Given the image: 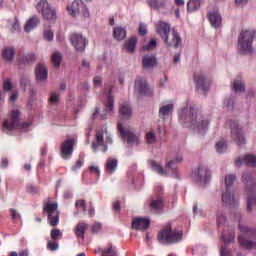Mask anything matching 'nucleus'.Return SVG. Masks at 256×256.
I'll list each match as a JSON object with an SVG mask.
<instances>
[{"instance_id":"6ab92c4d","label":"nucleus","mask_w":256,"mask_h":256,"mask_svg":"<svg viewBox=\"0 0 256 256\" xmlns=\"http://www.w3.org/2000/svg\"><path fill=\"white\" fill-rule=\"evenodd\" d=\"M70 41L76 51H85V47L87 45V39L83 37L81 34H72L70 37Z\"/></svg>"},{"instance_id":"72a5a7b5","label":"nucleus","mask_w":256,"mask_h":256,"mask_svg":"<svg viewBox=\"0 0 256 256\" xmlns=\"http://www.w3.org/2000/svg\"><path fill=\"white\" fill-rule=\"evenodd\" d=\"M233 89L235 93H243V91H245V81L241 78H237L233 82Z\"/></svg>"},{"instance_id":"0eeeda50","label":"nucleus","mask_w":256,"mask_h":256,"mask_svg":"<svg viewBox=\"0 0 256 256\" xmlns=\"http://www.w3.org/2000/svg\"><path fill=\"white\" fill-rule=\"evenodd\" d=\"M231 131V139L236 145H245V134L243 128L239 124V121L231 120L228 122Z\"/></svg>"},{"instance_id":"423d86ee","label":"nucleus","mask_w":256,"mask_h":256,"mask_svg":"<svg viewBox=\"0 0 256 256\" xmlns=\"http://www.w3.org/2000/svg\"><path fill=\"white\" fill-rule=\"evenodd\" d=\"M36 10L41 13L43 19L55 23L57 21V11L51 7L47 0H40L36 5Z\"/></svg>"},{"instance_id":"58836bf2","label":"nucleus","mask_w":256,"mask_h":256,"mask_svg":"<svg viewBox=\"0 0 256 256\" xmlns=\"http://www.w3.org/2000/svg\"><path fill=\"white\" fill-rule=\"evenodd\" d=\"M61 94L57 91H52L48 99L49 105H58Z\"/></svg>"},{"instance_id":"bb28decb","label":"nucleus","mask_w":256,"mask_h":256,"mask_svg":"<svg viewBox=\"0 0 256 256\" xmlns=\"http://www.w3.org/2000/svg\"><path fill=\"white\" fill-rule=\"evenodd\" d=\"M149 206L152 211H161L163 209V198L159 195L153 196Z\"/></svg>"},{"instance_id":"ddd939ff","label":"nucleus","mask_w":256,"mask_h":256,"mask_svg":"<svg viewBox=\"0 0 256 256\" xmlns=\"http://www.w3.org/2000/svg\"><path fill=\"white\" fill-rule=\"evenodd\" d=\"M194 83L198 91H202V93H207L209 91V87H211V78L206 76L203 72H196L194 74Z\"/></svg>"},{"instance_id":"393cba45","label":"nucleus","mask_w":256,"mask_h":256,"mask_svg":"<svg viewBox=\"0 0 256 256\" xmlns=\"http://www.w3.org/2000/svg\"><path fill=\"white\" fill-rule=\"evenodd\" d=\"M119 115L121 119H131V115H133V110H131V106L129 103L125 102L120 105Z\"/></svg>"},{"instance_id":"09e8293b","label":"nucleus","mask_w":256,"mask_h":256,"mask_svg":"<svg viewBox=\"0 0 256 256\" xmlns=\"http://www.w3.org/2000/svg\"><path fill=\"white\" fill-rule=\"evenodd\" d=\"M242 181L243 183H245L246 185H253V178H251V174L245 172L243 175H242Z\"/></svg>"},{"instance_id":"aec40b11","label":"nucleus","mask_w":256,"mask_h":256,"mask_svg":"<svg viewBox=\"0 0 256 256\" xmlns=\"http://www.w3.org/2000/svg\"><path fill=\"white\" fill-rule=\"evenodd\" d=\"M149 225H151V220L148 218L139 217L132 221V229H135V231H145L149 229Z\"/></svg>"},{"instance_id":"8fccbe9b","label":"nucleus","mask_w":256,"mask_h":256,"mask_svg":"<svg viewBox=\"0 0 256 256\" xmlns=\"http://www.w3.org/2000/svg\"><path fill=\"white\" fill-rule=\"evenodd\" d=\"M75 205L77 209H82L84 213L87 211V204L85 203V200L83 199L77 200Z\"/></svg>"},{"instance_id":"13d9d810","label":"nucleus","mask_w":256,"mask_h":256,"mask_svg":"<svg viewBox=\"0 0 256 256\" xmlns=\"http://www.w3.org/2000/svg\"><path fill=\"white\" fill-rule=\"evenodd\" d=\"M48 249L50 251H57V249H59V244H57L56 242H48Z\"/></svg>"},{"instance_id":"1a4fd4ad","label":"nucleus","mask_w":256,"mask_h":256,"mask_svg":"<svg viewBox=\"0 0 256 256\" xmlns=\"http://www.w3.org/2000/svg\"><path fill=\"white\" fill-rule=\"evenodd\" d=\"M118 131L129 145H139V134L135 133L133 128L123 126L122 122H118Z\"/></svg>"},{"instance_id":"39448f33","label":"nucleus","mask_w":256,"mask_h":256,"mask_svg":"<svg viewBox=\"0 0 256 256\" xmlns=\"http://www.w3.org/2000/svg\"><path fill=\"white\" fill-rule=\"evenodd\" d=\"M183 239V231L171 230V225H167L158 234V241L163 245H171L173 243H179Z\"/></svg>"},{"instance_id":"cd10ccee","label":"nucleus","mask_w":256,"mask_h":256,"mask_svg":"<svg viewBox=\"0 0 256 256\" xmlns=\"http://www.w3.org/2000/svg\"><path fill=\"white\" fill-rule=\"evenodd\" d=\"M39 23H40L39 16H36V15L33 16L26 22L24 31H26V33H30V31H33V29H35V27H37Z\"/></svg>"},{"instance_id":"052dcab7","label":"nucleus","mask_w":256,"mask_h":256,"mask_svg":"<svg viewBox=\"0 0 256 256\" xmlns=\"http://www.w3.org/2000/svg\"><path fill=\"white\" fill-rule=\"evenodd\" d=\"M10 213H11L12 219H14V220L21 219V214H19V212H17V210L11 208Z\"/></svg>"},{"instance_id":"338daca9","label":"nucleus","mask_w":256,"mask_h":256,"mask_svg":"<svg viewBox=\"0 0 256 256\" xmlns=\"http://www.w3.org/2000/svg\"><path fill=\"white\" fill-rule=\"evenodd\" d=\"M93 83H94V87H101V83H102L101 77L96 76L93 80Z\"/></svg>"},{"instance_id":"4be33fe9","label":"nucleus","mask_w":256,"mask_h":256,"mask_svg":"<svg viewBox=\"0 0 256 256\" xmlns=\"http://www.w3.org/2000/svg\"><path fill=\"white\" fill-rule=\"evenodd\" d=\"M135 92L139 95H147L149 93V85L147 84V80L143 78H138L135 81Z\"/></svg>"},{"instance_id":"37998d69","label":"nucleus","mask_w":256,"mask_h":256,"mask_svg":"<svg viewBox=\"0 0 256 256\" xmlns=\"http://www.w3.org/2000/svg\"><path fill=\"white\" fill-rule=\"evenodd\" d=\"M227 151V142L225 140H220L216 143V153L222 155Z\"/></svg>"},{"instance_id":"bf43d9fd","label":"nucleus","mask_w":256,"mask_h":256,"mask_svg":"<svg viewBox=\"0 0 256 256\" xmlns=\"http://www.w3.org/2000/svg\"><path fill=\"white\" fill-rule=\"evenodd\" d=\"M0 167L1 169H7V167H9V159H7V157H2Z\"/></svg>"},{"instance_id":"5fc2aeb1","label":"nucleus","mask_w":256,"mask_h":256,"mask_svg":"<svg viewBox=\"0 0 256 256\" xmlns=\"http://www.w3.org/2000/svg\"><path fill=\"white\" fill-rule=\"evenodd\" d=\"M19 99V91L17 89H14L10 92V97H9V100L12 102V103H15V101Z\"/></svg>"},{"instance_id":"473e14b6","label":"nucleus","mask_w":256,"mask_h":256,"mask_svg":"<svg viewBox=\"0 0 256 256\" xmlns=\"http://www.w3.org/2000/svg\"><path fill=\"white\" fill-rule=\"evenodd\" d=\"M238 241L242 247L245 249H256V242L248 240L243 236H239Z\"/></svg>"},{"instance_id":"de8ad7c7","label":"nucleus","mask_w":256,"mask_h":256,"mask_svg":"<svg viewBox=\"0 0 256 256\" xmlns=\"http://www.w3.org/2000/svg\"><path fill=\"white\" fill-rule=\"evenodd\" d=\"M222 239L225 245H229V243H233V241H235V232L231 231L229 233V238H227L226 234H223Z\"/></svg>"},{"instance_id":"0e129e2a","label":"nucleus","mask_w":256,"mask_h":256,"mask_svg":"<svg viewBox=\"0 0 256 256\" xmlns=\"http://www.w3.org/2000/svg\"><path fill=\"white\" fill-rule=\"evenodd\" d=\"M220 255L221 256H230L231 252H229V250H227V246H222L221 250H220Z\"/></svg>"},{"instance_id":"7ed1b4c3","label":"nucleus","mask_w":256,"mask_h":256,"mask_svg":"<svg viewBox=\"0 0 256 256\" xmlns=\"http://www.w3.org/2000/svg\"><path fill=\"white\" fill-rule=\"evenodd\" d=\"M21 112L19 110L12 111L11 117L5 120L2 124V131L4 133H11L15 129H20V131H29L30 123L21 121Z\"/></svg>"},{"instance_id":"b1692460","label":"nucleus","mask_w":256,"mask_h":256,"mask_svg":"<svg viewBox=\"0 0 256 256\" xmlns=\"http://www.w3.org/2000/svg\"><path fill=\"white\" fill-rule=\"evenodd\" d=\"M143 69L151 71L157 67V58L153 55H146L142 58Z\"/></svg>"},{"instance_id":"680f3d73","label":"nucleus","mask_w":256,"mask_h":256,"mask_svg":"<svg viewBox=\"0 0 256 256\" xmlns=\"http://www.w3.org/2000/svg\"><path fill=\"white\" fill-rule=\"evenodd\" d=\"M83 167V160L79 159L76 161V164L72 167V171H77L78 169H81Z\"/></svg>"},{"instance_id":"f3484780","label":"nucleus","mask_w":256,"mask_h":256,"mask_svg":"<svg viewBox=\"0 0 256 256\" xmlns=\"http://www.w3.org/2000/svg\"><path fill=\"white\" fill-rule=\"evenodd\" d=\"M174 109H175V104H173V102L162 103L159 108L160 119H163V121H166V119H169V117H171V115H173Z\"/></svg>"},{"instance_id":"6e6552de","label":"nucleus","mask_w":256,"mask_h":256,"mask_svg":"<svg viewBox=\"0 0 256 256\" xmlns=\"http://www.w3.org/2000/svg\"><path fill=\"white\" fill-rule=\"evenodd\" d=\"M113 143V138L107 132V129L97 130L96 132V141L93 143L92 148L93 151H97L99 147H104L103 151H107V145H111Z\"/></svg>"},{"instance_id":"dca6fc26","label":"nucleus","mask_w":256,"mask_h":256,"mask_svg":"<svg viewBox=\"0 0 256 256\" xmlns=\"http://www.w3.org/2000/svg\"><path fill=\"white\" fill-rule=\"evenodd\" d=\"M35 75L37 83L40 85H45L49 77L47 66H45V64H38L36 66Z\"/></svg>"},{"instance_id":"9d476101","label":"nucleus","mask_w":256,"mask_h":256,"mask_svg":"<svg viewBox=\"0 0 256 256\" xmlns=\"http://www.w3.org/2000/svg\"><path fill=\"white\" fill-rule=\"evenodd\" d=\"M59 205L57 202H50L48 201L44 205V211L47 213L48 216V222L52 227H56V225H59Z\"/></svg>"},{"instance_id":"69168bd1","label":"nucleus","mask_w":256,"mask_h":256,"mask_svg":"<svg viewBox=\"0 0 256 256\" xmlns=\"http://www.w3.org/2000/svg\"><path fill=\"white\" fill-rule=\"evenodd\" d=\"M101 231V223H95L92 226V233H98Z\"/></svg>"},{"instance_id":"4c0bfd02","label":"nucleus","mask_w":256,"mask_h":256,"mask_svg":"<svg viewBox=\"0 0 256 256\" xmlns=\"http://www.w3.org/2000/svg\"><path fill=\"white\" fill-rule=\"evenodd\" d=\"M63 59V56L61 55V52H54L51 57V62L54 67H61V61Z\"/></svg>"},{"instance_id":"9b49d317","label":"nucleus","mask_w":256,"mask_h":256,"mask_svg":"<svg viewBox=\"0 0 256 256\" xmlns=\"http://www.w3.org/2000/svg\"><path fill=\"white\" fill-rule=\"evenodd\" d=\"M67 10L72 17H89V9L83 0H74L72 5L67 7Z\"/></svg>"},{"instance_id":"f704fd0d","label":"nucleus","mask_w":256,"mask_h":256,"mask_svg":"<svg viewBox=\"0 0 256 256\" xmlns=\"http://www.w3.org/2000/svg\"><path fill=\"white\" fill-rule=\"evenodd\" d=\"M114 38H116L117 41H123L127 37V31L125 28L117 27L114 28Z\"/></svg>"},{"instance_id":"c9c22d12","label":"nucleus","mask_w":256,"mask_h":256,"mask_svg":"<svg viewBox=\"0 0 256 256\" xmlns=\"http://www.w3.org/2000/svg\"><path fill=\"white\" fill-rule=\"evenodd\" d=\"M145 141L147 145H155L157 143V136L155 135V131L149 130L146 132Z\"/></svg>"},{"instance_id":"7c9ffc66","label":"nucleus","mask_w":256,"mask_h":256,"mask_svg":"<svg viewBox=\"0 0 256 256\" xmlns=\"http://www.w3.org/2000/svg\"><path fill=\"white\" fill-rule=\"evenodd\" d=\"M148 5H150L151 9L159 11V9H165L167 0H148Z\"/></svg>"},{"instance_id":"f03ea898","label":"nucleus","mask_w":256,"mask_h":256,"mask_svg":"<svg viewBox=\"0 0 256 256\" xmlns=\"http://www.w3.org/2000/svg\"><path fill=\"white\" fill-rule=\"evenodd\" d=\"M156 32L160 35L167 47H175L177 49L181 45V36L175 31L171 33V25L167 22H159L156 25Z\"/></svg>"},{"instance_id":"49530a36","label":"nucleus","mask_w":256,"mask_h":256,"mask_svg":"<svg viewBox=\"0 0 256 256\" xmlns=\"http://www.w3.org/2000/svg\"><path fill=\"white\" fill-rule=\"evenodd\" d=\"M102 256H117V249H115V247L112 245H109L102 251Z\"/></svg>"},{"instance_id":"c03bdc74","label":"nucleus","mask_w":256,"mask_h":256,"mask_svg":"<svg viewBox=\"0 0 256 256\" xmlns=\"http://www.w3.org/2000/svg\"><path fill=\"white\" fill-rule=\"evenodd\" d=\"M37 59V56L33 53L25 54L23 57L19 58L20 63H33Z\"/></svg>"},{"instance_id":"a878e982","label":"nucleus","mask_w":256,"mask_h":256,"mask_svg":"<svg viewBox=\"0 0 256 256\" xmlns=\"http://www.w3.org/2000/svg\"><path fill=\"white\" fill-rule=\"evenodd\" d=\"M209 21L215 29L217 27H221V23L223 19L221 18V14L218 11L209 12Z\"/></svg>"},{"instance_id":"603ef678","label":"nucleus","mask_w":256,"mask_h":256,"mask_svg":"<svg viewBox=\"0 0 256 256\" xmlns=\"http://www.w3.org/2000/svg\"><path fill=\"white\" fill-rule=\"evenodd\" d=\"M43 37H44L45 41H53L54 34L49 29L48 30H44Z\"/></svg>"},{"instance_id":"4468645a","label":"nucleus","mask_w":256,"mask_h":256,"mask_svg":"<svg viewBox=\"0 0 256 256\" xmlns=\"http://www.w3.org/2000/svg\"><path fill=\"white\" fill-rule=\"evenodd\" d=\"M211 179V172L206 166H199L197 173L193 176V180L200 185H207Z\"/></svg>"},{"instance_id":"f257e3e1","label":"nucleus","mask_w":256,"mask_h":256,"mask_svg":"<svg viewBox=\"0 0 256 256\" xmlns=\"http://www.w3.org/2000/svg\"><path fill=\"white\" fill-rule=\"evenodd\" d=\"M178 121L180 125L192 129L194 133L199 135H205L209 131V117L188 104L178 111Z\"/></svg>"},{"instance_id":"2eb2a0df","label":"nucleus","mask_w":256,"mask_h":256,"mask_svg":"<svg viewBox=\"0 0 256 256\" xmlns=\"http://www.w3.org/2000/svg\"><path fill=\"white\" fill-rule=\"evenodd\" d=\"M73 147H75V139L69 138L62 142L60 146V155L62 159H71L73 155Z\"/></svg>"},{"instance_id":"864d4df0","label":"nucleus","mask_w":256,"mask_h":256,"mask_svg":"<svg viewBox=\"0 0 256 256\" xmlns=\"http://www.w3.org/2000/svg\"><path fill=\"white\" fill-rule=\"evenodd\" d=\"M63 237V233L59 229H52L51 231V239H61Z\"/></svg>"},{"instance_id":"4d7b16f0","label":"nucleus","mask_w":256,"mask_h":256,"mask_svg":"<svg viewBox=\"0 0 256 256\" xmlns=\"http://www.w3.org/2000/svg\"><path fill=\"white\" fill-rule=\"evenodd\" d=\"M217 222H218V225H223V223H225V216L221 211L217 212Z\"/></svg>"},{"instance_id":"c85d7f7f","label":"nucleus","mask_w":256,"mask_h":256,"mask_svg":"<svg viewBox=\"0 0 256 256\" xmlns=\"http://www.w3.org/2000/svg\"><path fill=\"white\" fill-rule=\"evenodd\" d=\"M151 169L152 171H154V173H157L162 177H167L169 175V171L163 169V166H161L159 162H156L154 160L151 161Z\"/></svg>"},{"instance_id":"e433bc0d","label":"nucleus","mask_w":256,"mask_h":256,"mask_svg":"<svg viewBox=\"0 0 256 256\" xmlns=\"http://www.w3.org/2000/svg\"><path fill=\"white\" fill-rule=\"evenodd\" d=\"M127 51L133 53L137 47V37L132 36L125 44Z\"/></svg>"},{"instance_id":"3c124183","label":"nucleus","mask_w":256,"mask_h":256,"mask_svg":"<svg viewBox=\"0 0 256 256\" xmlns=\"http://www.w3.org/2000/svg\"><path fill=\"white\" fill-rule=\"evenodd\" d=\"M155 47H157V40L152 39L148 45L143 46V50L144 51H151L153 49H155Z\"/></svg>"},{"instance_id":"20e7f679","label":"nucleus","mask_w":256,"mask_h":256,"mask_svg":"<svg viewBox=\"0 0 256 256\" xmlns=\"http://www.w3.org/2000/svg\"><path fill=\"white\" fill-rule=\"evenodd\" d=\"M255 39V31L242 30L238 36V50L244 55L253 53V40Z\"/></svg>"},{"instance_id":"a19ab883","label":"nucleus","mask_w":256,"mask_h":256,"mask_svg":"<svg viewBox=\"0 0 256 256\" xmlns=\"http://www.w3.org/2000/svg\"><path fill=\"white\" fill-rule=\"evenodd\" d=\"M3 91L5 93H11V91H15L13 81H11V78H6L3 81Z\"/></svg>"},{"instance_id":"e2e57ef3","label":"nucleus","mask_w":256,"mask_h":256,"mask_svg":"<svg viewBox=\"0 0 256 256\" xmlns=\"http://www.w3.org/2000/svg\"><path fill=\"white\" fill-rule=\"evenodd\" d=\"M89 170L91 173L98 175V177L101 175V171L99 170V167H97V166H90Z\"/></svg>"},{"instance_id":"774afa93","label":"nucleus","mask_w":256,"mask_h":256,"mask_svg":"<svg viewBox=\"0 0 256 256\" xmlns=\"http://www.w3.org/2000/svg\"><path fill=\"white\" fill-rule=\"evenodd\" d=\"M139 33H140V35H146L147 34V26L140 24Z\"/></svg>"},{"instance_id":"c756f323","label":"nucleus","mask_w":256,"mask_h":256,"mask_svg":"<svg viewBox=\"0 0 256 256\" xmlns=\"http://www.w3.org/2000/svg\"><path fill=\"white\" fill-rule=\"evenodd\" d=\"M117 165H118L117 159L109 158L106 161V173L108 175H113V173L117 171Z\"/></svg>"},{"instance_id":"a211bd4d","label":"nucleus","mask_w":256,"mask_h":256,"mask_svg":"<svg viewBox=\"0 0 256 256\" xmlns=\"http://www.w3.org/2000/svg\"><path fill=\"white\" fill-rule=\"evenodd\" d=\"M222 203L228 207H236L239 203V199L231 189H226L225 192L222 193Z\"/></svg>"},{"instance_id":"79ce46f5","label":"nucleus","mask_w":256,"mask_h":256,"mask_svg":"<svg viewBox=\"0 0 256 256\" xmlns=\"http://www.w3.org/2000/svg\"><path fill=\"white\" fill-rule=\"evenodd\" d=\"M2 55L6 59V61H13L15 57V49L6 48L3 50Z\"/></svg>"},{"instance_id":"f8f14e48","label":"nucleus","mask_w":256,"mask_h":256,"mask_svg":"<svg viewBox=\"0 0 256 256\" xmlns=\"http://www.w3.org/2000/svg\"><path fill=\"white\" fill-rule=\"evenodd\" d=\"M113 86L105 87L106 100L104 101V110L101 114V119H107V115H113L115 109V99L111 96Z\"/></svg>"},{"instance_id":"2f4dec72","label":"nucleus","mask_w":256,"mask_h":256,"mask_svg":"<svg viewBox=\"0 0 256 256\" xmlns=\"http://www.w3.org/2000/svg\"><path fill=\"white\" fill-rule=\"evenodd\" d=\"M87 227L89 225L85 223H79L75 228V235L78 237V239H85V231H87Z\"/></svg>"},{"instance_id":"a18cd8bd","label":"nucleus","mask_w":256,"mask_h":256,"mask_svg":"<svg viewBox=\"0 0 256 256\" xmlns=\"http://www.w3.org/2000/svg\"><path fill=\"white\" fill-rule=\"evenodd\" d=\"M237 181V176L235 174H228L225 177V185L226 189H231V185H233Z\"/></svg>"},{"instance_id":"ea45409f","label":"nucleus","mask_w":256,"mask_h":256,"mask_svg":"<svg viewBox=\"0 0 256 256\" xmlns=\"http://www.w3.org/2000/svg\"><path fill=\"white\" fill-rule=\"evenodd\" d=\"M201 1L203 0H189L188 4H187V9L190 13H192V11H197V9H199V7H201Z\"/></svg>"},{"instance_id":"6e6d98bb","label":"nucleus","mask_w":256,"mask_h":256,"mask_svg":"<svg viewBox=\"0 0 256 256\" xmlns=\"http://www.w3.org/2000/svg\"><path fill=\"white\" fill-rule=\"evenodd\" d=\"M29 83H30L29 77H27V76L21 77L20 85H21V87H23V89H25V87H27V85H29Z\"/></svg>"},{"instance_id":"5701e85b","label":"nucleus","mask_w":256,"mask_h":256,"mask_svg":"<svg viewBox=\"0 0 256 256\" xmlns=\"http://www.w3.org/2000/svg\"><path fill=\"white\" fill-rule=\"evenodd\" d=\"M248 165V167H256V156L253 155H245L242 159L237 158L235 160L236 167H241V165Z\"/></svg>"},{"instance_id":"412c9836","label":"nucleus","mask_w":256,"mask_h":256,"mask_svg":"<svg viewBox=\"0 0 256 256\" xmlns=\"http://www.w3.org/2000/svg\"><path fill=\"white\" fill-rule=\"evenodd\" d=\"M182 162H183V155L178 154L176 155L174 160H171L168 163H166L167 170L171 171V175L175 179H179V172L177 171V167H175V163H182Z\"/></svg>"}]
</instances>
